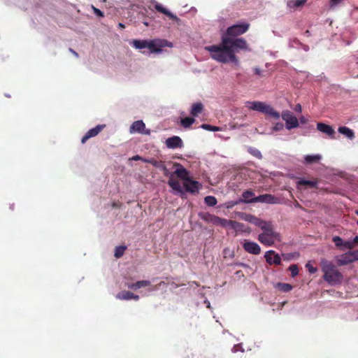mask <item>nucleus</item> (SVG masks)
Listing matches in <instances>:
<instances>
[{
	"label": "nucleus",
	"mask_w": 358,
	"mask_h": 358,
	"mask_svg": "<svg viewBox=\"0 0 358 358\" xmlns=\"http://www.w3.org/2000/svg\"><path fill=\"white\" fill-rule=\"evenodd\" d=\"M254 196L255 194L251 190H246L243 192L242 194L243 199L245 203H256L257 201H253L255 198L253 197Z\"/></svg>",
	"instance_id": "22"
},
{
	"label": "nucleus",
	"mask_w": 358,
	"mask_h": 358,
	"mask_svg": "<svg viewBox=\"0 0 358 358\" xmlns=\"http://www.w3.org/2000/svg\"><path fill=\"white\" fill-rule=\"evenodd\" d=\"M150 164L155 167H159V162L153 158L150 159Z\"/></svg>",
	"instance_id": "43"
},
{
	"label": "nucleus",
	"mask_w": 358,
	"mask_h": 358,
	"mask_svg": "<svg viewBox=\"0 0 358 358\" xmlns=\"http://www.w3.org/2000/svg\"><path fill=\"white\" fill-rule=\"evenodd\" d=\"M306 267L310 273H315L317 271V268L311 265L310 262H308L306 265Z\"/></svg>",
	"instance_id": "39"
},
{
	"label": "nucleus",
	"mask_w": 358,
	"mask_h": 358,
	"mask_svg": "<svg viewBox=\"0 0 358 358\" xmlns=\"http://www.w3.org/2000/svg\"><path fill=\"white\" fill-rule=\"evenodd\" d=\"M323 278L331 285H340L343 282V276L338 269L331 262L325 259L321 261Z\"/></svg>",
	"instance_id": "3"
},
{
	"label": "nucleus",
	"mask_w": 358,
	"mask_h": 358,
	"mask_svg": "<svg viewBox=\"0 0 358 358\" xmlns=\"http://www.w3.org/2000/svg\"><path fill=\"white\" fill-rule=\"evenodd\" d=\"M264 258L266 259V262L269 265H280L281 264V257L274 250H268V251L266 252V253L264 255Z\"/></svg>",
	"instance_id": "7"
},
{
	"label": "nucleus",
	"mask_w": 358,
	"mask_h": 358,
	"mask_svg": "<svg viewBox=\"0 0 358 358\" xmlns=\"http://www.w3.org/2000/svg\"><path fill=\"white\" fill-rule=\"evenodd\" d=\"M248 150H249V152L252 156L255 157L256 158H257V159L262 158V155L261 152L259 150H257V148H250Z\"/></svg>",
	"instance_id": "33"
},
{
	"label": "nucleus",
	"mask_w": 358,
	"mask_h": 358,
	"mask_svg": "<svg viewBox=\"0 0 358 358\" xmlns=\"http://www.w3.org/2000/svg\"><path fill=\"white\" fill-rule=\"evenodd\" d=\"M343 0H331L330 1V6L334 7L341 3Z\"/></svg>",
	"instance_id": "44"
},
{
	"label": "nucleus",
	"mask_w": 358,
	"mask_h": 358,
	"mask_svg": "<svg viewBox=\"0 0 358 358\" xmlns=\"http://www.w3.org/2000/svg\"><path fill=\"white\" fill-rule=\"evenodd\" d=\"M166 46L172 47L171 43L166 40L154 39L148 41L147 48L150 50V52H161L162 48Z\"/></svg>",
	"instance_id": "6"
},
{
	"label": "nucleus",
	"mask_w": 358,
	"mask_h": 358,
	"mask_svg": "<svg viewBox=\"0 0 358 358\" xmlns=\"http://www.w3.org/2000/svg\"><path fill=\"white\" fill-rule=\"evenodd\" d=\"M288 269L291 272L292 277H295L299 274V268L296 264L290 265Z\"/></svg>",
	"instance_id": "36"
},
{
	"label": "nucleus",
	"mask_w": 358,
	"mask_h": 358,
	"mask_svg": "<svg viewBox=\"0 0 358 358\" xmlns=\"http://www.w3.org/2000/svg\"><path fill=\"white\" fill-rule=\"evenodd\" d=\"M249 27L250 24L246 22L232 25L222 34L219 45H213L205 48L210 53V57L219 62L238 64L236 54L241 50H249V48L247 41L237 36L245 33Z\"/></svg>",
	"instance_id": "1"
},
{
	"label": "nucleus",
	"mask_w": 358,
	"mask_h": 358,
	"mask_svg": "<svg viewBox=\"0 0 358 358\" xmlns=\"http://www.w3.org/2000/svg\"><path fill=\"white\" fill-rule=\"evenodd\" d=\"M203 109V105L201 102L195 103L192 106L190 114L194 117H196L199 114L201 113Z\"/></svg>",
	"instance_id": "21"
},
{
	"label": "nucleus",
	"mask_w": 358,
	"mask_h": 358,
	"mask_svg": "<svg viewBox=\"0 0 358 358\" xmlns=\"http://www.w3.org/2000/svg\"><path fill=\"white\" fill-rule=\"evenodd\" d=\"M212 224L214 225L221 226L223 227L230 226L232 228H236L237 226L242 225L241 224H240L236 221L227 220L224 218H222V217H217L216 215L215 216V217H213V221Z\"/></svg>",
	"instance_id": "8"
},
{
	"label": "nucleus",
	"mask_w": 358,
	"mask_h": 358,
	"mask_svg": "<svg viewBox=\"0 0 358 358\" xmlns=\"http://www.w3.org/2000/svg\"><path fill=\"white\" fill-rule=\"evenodd\" d=\"M243 248L250 254L259 255L261 252L260 246L255 242L245 240L243 244Z\"/></svg>",
	"instance_id": "9"
},
{
	"label": "nucleus",
	"mask_w": 358,
	"mask_h": 358,
	"mask_svg": "<svg viewBox=\"0 0 358 358\" xmlns=\"http://www.w3.org/2000/svg\"><path fill=\"white\" fill-rule=\"evenodd\" d=\"M126 287H127L129 289L136 290V282L135 283H126Z\"/></svg>",
	"instance_id": "45"
},
{
	"label": "nucleus",
	"mask_w": 358,
	"mask_h": 358,
	"mask_svg": "<svg viewBox=\"0 0 358 358\" xmlns=\"http://www.w3.org/2000/svg\"><path fill=\"white\" fill-rule=\"evenodd\" d=\"M336 261L338 266H344L353 262L350 252H347L338 257Z\"/></svg>",
	"instance_id": "18"
},
{
	"label": "nucleus",
	"mask_w": 358,
	"mask_h": 358,
	"mask_svg": "<svg viewBox=\"0 0 358 358\" xmlns=\"http://www.w3.org/2000/svg\"><path fill=\"white\" fill-rule=\"evenodd\" d=\"M168 185L174 190L182 192V188L178 181L173 180L170 178L168 181Z\"/></svg>",
	"instance_id": "27"
},
{
	"label": "nucleus",
	"mask_w": 358,
	"mask_h": 358,
	"mask_svg": "<svg viewBox=\"0 0 358 358\" xmlns=\"http://www.w3.org/2000/svg\"><path fill=\"white\" fill-rule=\"evenodd\" d=\"M105 127V124H99L90 129L82 138L81 143L84 144L89 138L97 136Z\"/></svg>",
	"instance_id": "11"
},
{
	"label": "nucleus",
	"mask_w": 358,
	"mask_h": 358,
	"mask_svg": "<svg viewBox=\"0 0 358 358\" xmlns=\"http://www.w3.org/2000/svg\"><path fill=\"white\" fill-rule=\"evenodd\" d=\"M332 241L335 243V245L341 249L353 248V244L351 243L350 241H344L340 236H334Z\"/></svg>",
	"instance_id": "15"
},
{
	"label": "nucleus",
	"mask_w": 358,
	"mask_h": 358,
	"mask_svg": "<svg viewBox=\"0 0 358 358\" xmlns=\"http://www.w3.org/2000/svg\"><path fill=\"white\" fill-rule=\"evenodd\" d=\"M155 8L159 13L164 14L170 19L173 20V21L176 22H180V19L174 14H173L171 12H170L167 8H164L162 5L156 3L155 4Z\"/></svg>",
	"instance_id": "13"
},
{
	"label": "nucleus",
	"mask_w": 358,
	"mask_h": 358,
	"mask_svg": "<svg viewBox=\"0 0 358 358\" xmlns=\"http://www.w3.org/2000/svg\"><path fill=\"white\" fill-rule=\"evenodd\" d=\"M307 0H291L288 1L287 6L290 8H296L303 6Z\"/></svg>",
	"instance_id": "25"
},
{
	"label": "nucleus",
	"mask_w": 358,
	"mask_h": 358,
	"mask_svg": "<svg viewBox=\"0 0 358 358\" xmlns=\"http://www.w3.org/2000/svg\"><path fill=\"white\" fill-rule=\"evenodd\" d=\"M284 128V124L282 122H277L275 124V125L272 127V131H278Z\"/></svg>",
	"instance_id": "38"
},
{
	"label": "nucleus",
	"mask_w": 358,
	"mask_h": 358,
	"mask_svg": "<svg viewBox=\"0 0 358 358\" xmlns=\"http://www.w3.org/2000/svg\"><path fill=\"white\" fill-rule=\"evenodd\" d=\"M165 283L164 281H161L159 284L156 285L155 287H154V289H157L159 287H160L161 286L164 285Z\"/></svg>",
	"instance_id": "47"
},
{
	"label": "nucleus",
	"mask_w": 358,
	"mask_h": 358,
	"mask_svg": "<svg viewBox=\"0 0 358 358\" xmlns=\"http://www.w3.org/2000/svg\"><path fill=\"white\" fill-rule=\"evenodd\" d=\"M116 298L120 300H131V292L129 291H122L119 292Z\"/></svg>",
	"instance_id": "28"
},
{
	"label": "nucleus",
	"mask_w": 358,
	"mask_h": 358,
	"mask_svg": "<svg viewBox=\"0 0 358 358\" xmlns=\"http://www.w3.org/2000/svg\"><path fill=\"white\" fill-rule=\"evenodd\" d=\"M338 131L339 133L345 136L348 138L350 140H352L355 137L354 131L347 127H339Z\"/></svg>",
	"instance_id": "19"
},
{
	"label": "nucleus",
	"mask_w": 358,
	"mask_h": 358,
	"mask_svg": "<svg viewBox=\"0 0 358 358\" xmlns=\"http://www.w3.org/2000/svg\"><path fill=\"white\" fill-rule=\"evenodd\" d=\"M130 44L136 49H143L147 48V40H133Z\"/></svg>",
	"instance_id": "23"
},
{
	"label": "nucleus",
	"mask_w": 358,
	"mask_h": 358,
	"mask_svg": "<svg viewBox=\"0 0 358 358\" xmlns=\"http://www.w3.org/2000/svg\"><path fill=\"white\" fill-rule=\"evenodd\" d=\"M317 129L320 131L327 134L328 136H331V138H334V136L335 134V131L331 126L326 124L324 123L320 122V123H317Z\"/></svg>",
	"instance_id": "16"
},
{
	"label": "nucleus",
	"mask_w": 358,
	"mask_h": 358,
	"mask_svg": "<svg viewBox=\"0 0 358 358\" xmlns=\"http://www.w3.org/2000/svg\"><path fill=\"white\" fill-rule=\"evenodd\" d=\"M275 287L278 290L282 292H289L293 288L292 285H291L290 284L284 282H278Z\"/></svg>",
	"instance_id": "24"
},
{
	"label": "nucleus",
	"mask_w": 358,
	"mask_h": 358,
	"mask_svg": "<svg viewBox=\"0 0 358 358\" xmlns=\"http://www.w3.org/2000/svg\"><path fill=\"white\" fill-rule=\"evenodd\" d=\"M299 256V254L297 252L294 253H286L282 254V257L284 261H289L294 258L298 257Z\"/></svg>",
	"instance_id": "32"
},
{
	"label": "nucleus",
	"mask_w": 358,
	"mask_h": 358,
	"mask_svg": "<svg viewBox=\"0 0 358 358\" xmlns=\"http://www.w3.org/2000/svg\"><path fill=\"white\" fill-rule=\"evenodd\" d=\"M215 215H212V214H210L208 213L200 215V217L202 220H203L208 222H210V223L213 222V217H215Z\"/></svg>",
	"instance_id": "34"
},
{
	"label": "nucleus",
	"mask_w": 358,
	"mask_h": 358,
	"mask_svg": "<svg viewBox=\"0 0 358 358\" xmlns=\"http://www.w3.org/2000/svg\"><path fill=\"white\" fill-rule=\"evenodd\" d=\"M113 207H115V206H117V204H115V203H113Z\"/></svg>",
	"instance_id": "56"
},
{
	"label": "nucleus",
	"mask_w": 358,
	"mask_h": 358,
	"mask_svg": "<svg viewBox=\"0 0 358 358\" xmlns=\"http://www.w3.org/2000/svg\"><path fill=\"white\" fill-rule=\"evenodd\" d=\"M178 168L174 171L179 178L183 180V187L186 192L195 194L197 193L201 187V185L196 180L189 178V173L181 164H176Z\"/></svg>",
	"instance_id": "5"
},
{
	"label": "nucleus",
	"mask_w": 358,
	"mask_h": 358,
	"mask_svg": "<svg viewBox=\"0 0 358 358\" xmlns=\"http://www.w3.org/2000/svg\"><path fill=\"white\" fill-rule=\"evenodd\" d=\"M166 145L169 148L174 149V148H180L182 147L183 143L182 139L177 136H174L170 138H168L166 140Z\"/></svg>",
	"instance_id": "12"
},
{
	"label": "nucleus",
	"mask_w": 358,
	"mask_h": 358,
	"mask_svg": "<svg viewBox=\"0 0 358 358\" xmlns=\"http://www.w3.org/2000/svg\"><path fill=\"white\" fill-rule=\"evenodd\" d=\"M318 183L317 179H315L313 180H308L305 179H300L297 182V187L300 186L307 185L310 187H316Z\"/></svg>",
	"instance_id": "20"
},
{
	"label": "nucleus",
	"mask_w": 358,
	"mask_h": 358,
	"mask_svg": "<svg viewBox=\"0 0 358 358\" xmlns=\"http://www.w3.org/2000/svg\"><path fill=\"white\" fill-rule=\"evenodd\" d=\"M244 220L251 224H253L259 227V228H261L267 222L250 214H245Z\"/></svg>",
	"instance_id": "17"
},
{
	"label": "nucleus",
	"mask_w": 358,
	"mask_h": 358,
	"mask_svg": "<svg viewBox=\"0 0 358 358\" xmlns=\"http://www.w3.org/2000/svg\"><path fill=\"white\" fill-rule=\"evenodd\" d=\"M92 8L96 16L99 17H103L104 16L103 13L101 10L96 8L94 6H92Z\"/></svg>",
	"instance_id": "40"
},
{
	"label": "nucleus",
	"mask_w": 358,
	"mask_h": 358,
	"mask_svg": "<svg viewBox=\"0 0 358 358\" xmlns=\"http://www.w3.org/2000/svg\"><path fill=\"white\" fill-rule=\"evenodd\" d=\"M355 213L358 215V210L355 211Z\"/></svg>",
	"instance_id": "58"
},
{
	"label": "nucleus",
	"mask_w": 358,
	"mask_h": 358,
	"mask_svg": "<svg viewBox=\"0 0 358 358\" xmlns=\"http://www.w3.org/2000/svg\"><path fill=\"white\" fill-rule=\"evenodd\" d=\"M119 26L122 28L124 27V24H122V23H119Z\"/></svg>",
	"instance_id": "54"
},
{
	"label": "nucleus",
	"mask_w": 358,
	"mask_h": 358,
	"mask_svg": "<svg viewBox=\"0 0 358 358\" xmlns=\"http://www.w3.org/2000/svg\"><path fill=\"white\" fill-rule=\"evenodd\" d=\"M201 127L204 129H206V130L212 131H220V130L218 127L212 126L210 124H203L201 126Z\"/></svg>",
	"instance_id": "37"
},
{
	"label": "nucleus",
	"mask_w": 358,
	"mask_h": 358,
	"mask_svg": "<svg viewBox=\"0 0 358 358\" xmlns=\"http://www.w3.org/2000/svg\"><path fill=\"white\" fill-rule=\"evenodd\" d=\"M164 171H165L166 172H167V171H168V170L166 169V168L165 166H164Z\"/></svg>",
	"instance_id": "55"
},
{
	"label": "nucleus",
	"mask_w": 358,
	"mask_h": 358,
	"mask_svg": "<svg viewBox=\"0 0 358 358\" xmlns=\"http://www.w3.org/2000/svg\"><path fill=\"white\" fill-rule=\"evenodd\" d=\"M278 199L269 194H262L253 199L254 201L267 203H275Z\"/></svg>",
	"instance_id": "14"
},
{
	"label": "nucleus",
	"mask_w": 358,
	"mask_h": 358,
	"mask_svg": "<svg viewBox=\"0 0 358 358\" xmlns=\"http://www.w3.org/2000/svg\"><path fill=\"white\" fill-rule=\"evenodd\" d=\"M299 120H300L301 123H302V124H305L307 121V120L304 117H301L299 118Z\"/></svg>",
	"instance_id": "51"
},
{
	"label": "nucleus",
	"mask_w": 358,
	"mask_h": 358,
	"mask_svg": "<svg viewBox=\"0 0 358 358\" xmlns=\"http://www.w3.org/2000/svg\"><path fill=\"white\" fill-rule=\"evenodd\" d=\"M204 202L208 206H214L217 203L216 198L213 196H206L204 198Z\"/></svg>",
	"instance_id": "30"
},
{
	"label": "nucleus",
	"mask_w": 358,
	"mask_h": 358,
	"mask_svg": "<svg viewBox=\"0 0 358 358\" xmlns=\"http://www.w3.org/2000/svg\"><path fill=\"white\" fill-rule=\"evenodd\" d=\"M357 224H358V220H357Z\"/></svg>",
	"instance_id": "59"
},
{
	"label": "nucleus",
	"mask_w": 358,
	"mask_h": 358,
	"mask_svg": "<svg viewBox=\"0 0 358 358\" xmlns=\"http://www.w3.org/2000/svg\"><path fill=\"white\" fill-rule=\"evenodd\" d=\"M131 299L138 301L139 299V296L138 295H136V294H134V293L131 292Z\"/></svg>",
	"instance_id": "50"
},
{
	"label": "nucleus",
	"mask_w": 358,
	"mask_h": 358,
	"mask_svg": "<svg viewBox=\"0 0 358 358\" xmlns=\"http://www.w3.org/2000/svg\"><path fill=\"white\" fill-rule=\"evenodd\" d=\"M304 159L307 164H313L319 162L322 156L320 155H306Z\"/></svg>",
	"instance_id": "26"
},
{
	"label": "nucleus",
	"mask_w": 358,
	"mask_h": 358,
	"mask_svg": "<svg viewBox=\"0 0 358 358\" xmlns=\"http://www.w3.org/2000/svg\"><path fill=\"white\" fill-rule=\"evenodd\" d=\"M151 282L149 280H139L136 282V289L141 287H145L150 285Z\"/></svg>",
	"instance_id": "35"
},
{
	"label": "nucleus",
	"mask_w": 358,
	"mask_h": 358,
	"mask_svg": "<svg viewBox=\"0 0 358 358\" xmlns=\"http://www.w3.org/2000/svg\"><path fill=\"white\" fill-rule=\"evenodd\" d=\"M141 161L145 162V163H149L150 164V159H145V158H143V159H141Z\"/></svg>",
	"instance_id": "53"
},
{
	"label": "nucleus",
	"mask_w": 358,
	"mask_h": 358,
	"mask_svg": "<svg viewBox=\"0 0 358 358\" xmlns=\"http://www.w3.org/2000/svg\"><path fill=\"white\" fill-rule=\"evenodd\" d=\"M195 122V119L190 117H187L181 119V125L184 128H189L190 126Z\"/></svg>",
	"instance_id": "29"
},
{
	"label": "nucleus",
	"mask_w": 358,
	"mask_h": 358,
	"mask_svg": "<svg viewBox=\"0 0 358 358\" xmlns=\"http://www.w3.org/2000/svg\"><path fill=\"white\" fill-rule=\"evenodd\" d=\"M127 247L124 245H121L115 248V257L116 258H120L124 253V251L126 250Z\"/></svg>",
	"instance_id": "31"
},
{
	"label": "nucleus",
	"mask_w": 358,
	"mask_h": 358,
	"mask_svg": "<svg viewBox=\"0 0 358 358\" xmlns=\"http://www.w3.org/2000/svg\"><path fill=\"white\" fill-rule=\"evenodd\" d=\"M263 232L258 236V241L265 246H272L275 241H281V236L273 229L272 222L267 221L260 228Z\"/></svg>",
	"instance_id": "4"
},
{
	"label": "nucleus",
	"mask_w": 358,
	"mask_h": 358,
	"mask_svg": "<svg viewBox=\"0 0 358 358\" xmlns=\"http://www.w3.org/2000/svg\"><path fill=\"white\" fill-rule=\"evenodd\" d=\"M69 51L71 52H72V54H73L76 57H78V54L75 50H73L72 48H69Z\"/></svg>",
	"instance_id": "52"
},
{
	"label": "nucleus",
	"mask_w": 358,
	"mask_h": 358,
	"mask_svg": "<svg viewBox=\"0 0 358 358\" xmlns=\"http://www.w3.org/2000/svg\"><path fill=\"white\" fill-rule=\"evenodd\" d=\"M132 159L133 160H135V161H138V160H141L143 159V157L139 156V155H135L132 157Z\"/></svg>",
	"instance_id": "49"
},
{
	"label": "nucleus",
	"mask_w": 358,
	"mask_h": 358,
	"mask_svg": "<svg viewBox=\"0 0 358 358\" xmlns=\"http://www.w3.org/2000/svg\"><path fill=\"white\" fill-rule=\"evenodd\" d=\"M254 72H255V73L257 76H259V77H264V76H265V75H264V71L263 70L260 69H259V68H258V67H255V68L254 69Z\"/></svg>",
	"instance_id": "41"
},
{
	"label": "nucleus",
	"mask_w": 358,
	"mask_h": 358,
	"mask_svg": "<svg viewBox=\"0 0 358 358\" xmlns=\"http://www.w3.org/2000/svg\"><path fill=\"white\" fill-rule=\"evenodd\" d=\"M295 110L296 112H301V104L298 103V104L296 105Z\"/></svg>",
	"instance_id": "48"
},
{
	"label": "nucleus",
	"mask_w": 358,
	"mask_h": 358,
	"mask_svg": "<svg viewBox=\"0 0 358 358\" xmlns=\"http://www.w3.org/2000/svg\"><path fill=\"white\" fill-rule=\"evenodd\" d=\"M113 207H115V206H117V204H115V203H113Z\"/></svg>",
	"instance_id": "57"
},
{
	"label": "nucleus",
	"mask_w": 358,
	"mask_h": 358,
	"mask_svg": "<svg viewBox=\"0 0 358 358\" xmlns=\"http://www.w3.org/2000/svg\"><path fill=\"white\" fill-rule=\"evenodd\" d=\"M349 252L351 255V257H352V259L353 262L356 261V260H358V250L350 251Z\"/></svg>",
	"instance_id": "42"
},
{
	"label": "nucleus",
	"mask_w": 358,
	"mask_h": 358,
	"mask_svg": "<svg viewBox=\"0 0 358 358\" xmlns=\"http://www.w3.org/2000/svg\"><path fill=\"white\" fill-rule=\"evenodd\" d=\"M130 131H136L146 135L150 134V130L145 129V124L142 120L135 121L130 127Z\"/></svg>",
	"instance_id": "10"
},
{
	"label": "nucleus",
	"mask_w": 358,
	"mask_h": 358,
	"mask_svg": "<svg viewBox=\"0 0 358 358\" xmlns=\"http://www.w3.org/2000/svg\"><path fill=\"white\" fill-rule=\"evenodd\" d=\"M350 243L353 244V248L355 247V245H358V236H355L353 238V241H350Z\"/></svg>",
	"instance_id": "46"
},
{
	"label": "nucleus",
	"mask_w": 358,
	"mask_h": 358,
	"mask_svg": "<svg viewBox=\"0 0 358 358\" xmlns=\"http://www.w3.org/2000/svg\"><path fill=\"white\" fill-rule=\"evenodd\" d=\"M245 106L252 110L261 112L265 115H269L275 120H278L280 117L285 122V127L290 130L299 127V120L289 110H283L280 115L271 105L266 104L262 101H246Z\"/></svg>",
	"instance_id": "2"
}]
</instances>
